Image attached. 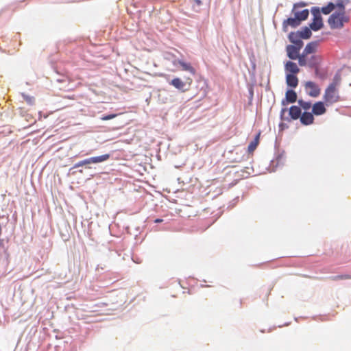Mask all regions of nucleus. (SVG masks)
<instances>
[{
  "mask_svg": "<svg viewBox=\"0 0 351 351\" xmlns=\"http://www.w3.org/2000/svg\"><path fill=\"white\" fill-rule=\"evenodd\" d=\"M337 86L338 82H333L326 88L323 97L326 105H332L340 101Z\"/></svg>",
  "mask_w": 351,
  "mask_h": 351,
  "instance_id": "1",
  "label": "nucleus"
},
{
  "mask_svg": "<svg viewBox=\"0 0 351 351\" xmlns=\"http://www.w3.org/2000/svg\"><path fill=\"white\" fill-rule=\"evenodd\" d=\"M349 21V17L343 12H335L328 19V23L331 29H341L345 23Z\"/></svg>",
  "mask_w": 351,
  "mask_h": 351,
  "instance_id": "2",
  "label": "nucleus"
},
{
  "mask_svg": "<svg viewBox=\"0 0 351 351\" xmlns=\"http://www.w3.org/2000/svg\"><path fill=\"white\" fill-rule=\"evenodd\" d=\"M311 13L313 16V21L310 24V27L313 31L321 29L323 26V20L321 16L320 10L317 7H313L311 9Z\"/></svg>",
  "mask_w": 351,
  "mask_h": 351,
  "instance_id": "3",
  "label": "nucleus"
},
{
  "mask_svg": "<svg viewBox=\"0 0 351 351\" xmlns=\"http://www.w3.org/2000/svg\"><path fill=\"white\" fill-rule=\"evenodd\" d=\"M193 82L192 78L187 77L184 81L179 77L173 78L170 84L182 92H186L189 90Z\"/></svg>",
  "mask_w": 351,
  "mask_h": 351,
  "instance_id": "4",
  "label": "nucleus"
},
{
  "mask_svg": "<svg viewBox=\"0 0 351 351\" xmlns=\"http://www.w3.org/2000/svg\"><path fill=\"white\" fill-rule=\"evenodd\" d=\"M304 64H299L301 66H308L311 68H315V73L317 74L318 69L317 66L321 62V57L317 54L306 55L304 57Z\"/></svg>",
  "mask_w": 351,
  "mask_h": 351,
  "instance_id": "5",
  "label": "nucleus"
},
{
  "mask_svg": "<svg viewBox=\"0 0 351 351\" xmlns=\"http://www.w3.org/2000/svg\"><path fill=\"white\" fill-rule=\"evenodd\" d=\"M110 158V154H106L99 156L91 157L84 160L80 161L77 163L75 164L73 168H78L80 167L89 165L91 163H99L104 161H106Z\"/></svg>",
  "mask_w": 351,
  "mask_h": 351,
  "instance_id": "6",
  "label": "nucleus"
},
{
  "mask_svg": "<svg viewBox=\"0 0 351 351\" xmlns=\"http://www.w3.org/2000/svg\"><path fill=\"white\" fill-rule=\"evenodd\" d=\"M319 43L317 41H313L308 43L305 48L304 49L302 53H301V57L300 58V64H304V57L306 55L315 54Z\"/></svg>",
  "mask_w": 351,
  "mask_h": 351,
  "instance_id": "7",
  "label": "nucleus"
},
{
  "mask_svg": "<svg viewBox=\"0 0 351 351\" xmlns=\"http://www.w3.org/2000/svg\"><path fill=\"white\" fill-rule=\"evenodd\" d=\"M305 89L308 95L313 97H317L320 94V88L313 82L308 81L304 84Z\"/></svg>",
  "mask_w": 351,
  "mask_h": 351,
  "instance_id": "8",
  "label": "nucleus"
},
{
  "mask_svg": "<svg viewBox=\"0 0 351 351\" xmlns=\"http://www.w3.org/2000/svg\"><path fill=\"white\" fill-rule=\"evenodd\" d=\"M286 51L289 59L293 60H298V63L300 64L301 54L300 53V51H298V47H295L292 45H289L286 47Z\"/></svg>",
  "mask_w": 351,
  "mask_h": 351,
  "instance_id": "9",
  "label": "nucleus"
},
{
  "mask_svg": "<svg viewBox=\"0 0 351 351\" xmlns=\"http://www.w3.org/2000/svg\"><path fill=\"white\" fill-rule=\"evenodd\" d=\"M285 71L286 74H298L300 72V68L296 63L287 61L285 64Z\"/></svg>",
  "mask_w": 351,
  "mask_h": 351,
  "instance_id": "10",
  "label": "nucleus"
},
{
  "mask_svg": "<svg viewBox=\"0 0 351 351\" xmlns=\"http://www.w3.org/2000/svg\"><path fill=\"white\" fill-rule=\"evenodd\" d=\"M326 112L324 104L322 101H317L312 106V113L316 116L324 114Z\"/></svg>",
  "mask_w": 351,
  "mask_h": 351,
  "instance_id": "11",
  "label": "nucleus"
},
{
  "mask_svg": "<svg viewBox=\"0 0 351 351\" xmlns=\"http://www.w3.org/2000/svg\"><path fill=\"white\" fill-rule=\"evenodd\" d=\"M300 122L305 125H308L314 122V117L312 112H304L301 114Z\"/></svg>",
  "mask_w": 351,
  "mask_h": 351,
  "instance_id": "12",
  "label": "nucleus"
},
{
  "mask_svg": "<svg viewBox=\"0 0 351 351\" xmlns=\"http://www.w3.org/2000/svg\"><path fill=\"white\" fill-rule=\"evenodd\" d=\"M296 75L297 74H286V82L289 86L295 88L298 85L299 81Z\"/></svg>",
  "mask_w": 351,
  "mask_h": 351,
  "instance_id": "13",
  "label": "nucleus"
},
{
  "mask_svg": "<svg viewBox=\"0 0 351 351\" xmlns=\"http://www.w3.org/2000/svg\"><path fill=\"white\" fill-rule=\"evenodd\" d=\"M302 114L301 109L299 106H292L289 108V115L293 120H296L300 117Z\"/></svg>",
  "mask_w": 351,
  "mask_h": 351,
  "instance_id": "14",
  "label": "nucleus"
},
{
  "mask_svg": "<svg viewBox=\"0 0 351 351\" xmlns=\"http://www.w3.org/2000/svg\"><path fill=\"white\" fill-rule=\"evenodd\" d=\"M179 65L182 66V69L185 71H188L193 75H195L196 73L195 69L192 66L190 63L184 62L182 60L178 61Z\"/></svg>",
  "mask_w": 351,
  "mask_h": 351,
  "instance_id": "15",
  "label": "nucleus"
},
{
  "mask_svg": "<svg viewBox=\"0 0 351 351\" xmlns=\"http://www.w3.org/2000/svg\"><path fill=\"white\" fill-rule=\"evenodd\" d=\"M261 133L259 132L254 138V139L249 144L247 150L249 153H252L259 144Z\"/></svg>",
  "mask_w": 351,
  "mask_h": 351,
  "instance_id": "16",
  "label": "nucleus"
},
{
  "mask_svg": "<svg viewBox=\"0 0 351 351\" xmlns=\"http://www.w3.org/2000/svg\"><path fill=\"white\" fill-rule=\"evenodd\" d=\"M295 16L298 19L300 22L306 20L309 14L308 10L304 9L302 11H296L294 13Z\"/></svg>",
  "mask_w": 351,
  "mask_h": 351,
  "instance_id": "17",
  "label": "nucleus"
},
{
  "mask_svg": "<svg viewBox=\"0 0 351 351\" xmlns=\"http://www.w3.org/2000/svg\"><path fill=\"white\" fill-rule=\"evenodd\" d=\"M300 24V22L298 19L295 16V18H289L286 21H284L283 25L287 27L288 25L291 26L293 27H295Z\"/></svg>",
  "mask_w": 351,
  "mask_h": 351,
  "instance_id": "18",
  "label": "nucleus"
},
{
  "mask_svg": "<svg viewBox=\"0 0 351 351\" xmlns=\"http://www.w3.org/2000/svg\"><path fill=\"white\" fill-rule=\"evenodd\" d=\"M286 99L289 103H294L297 100V94L293 90H289L286 92Z\"/></svg>",
  "mask_w": 351,
  "mask_h": 351,
  "instance_id": "19",
  "label": "nucleus"
},
{
  "mask_svg": "<svg viewBox=\"0 0 351 351\" xmlns=\"http://www.w3.org/2000/svg\"><path fill=\"white\" fill-rule=\"evenodd\" d=\"M294 36H295L294 33H291L289 36V40L291 43H294L295 45L293 46H295V47H298V51H300V49L303 46V42L300 39L295 40L293 38Z\"/></svg>",
  "mask_w": 351,
  "mask_h": 351,
  "instance_id": "20",
  "label": "nucleus"
},
{
  "mask_svg": "<svg viewBox=\"0 0 351 351\" xmlns=\"http://www.w3.org/2000/svg\"><path fill=\"white\" fill-rule=\"evenodd\" d=\"M300 37L303 39H308L311 37L312 33L309 28L304 27L300 32H299Z\"/></svg>",
  "mask_w": 351,
  "mask_h": 351,
  "instance_id": "21",
  "label": "nucleus"
},
{
  "mask_svg": "<svg viewBox=\"0 0 351 351\" xmlns=\"http://www.w3.org/2000/svg\"><path fill=\"white\" fill-rule=\"evenodd\" d=\"M298 102L300 109L302 108L305 111L311 109V108H312V104L310 101H306L302 99H299Z\"/></svg>",
  "mask_w": 351,
  "mask_h": 351,
  "instance_id": "22",
  "label": "nucleus"
},
{
  "mask_svg": "<svg viewBox=\"0 0 351 351\" xmlns=\"http://www.w3.org/2000/svg\"><path fill=\"white\" fill-rule=\"evenodd\" d=\"M335 8V5L330 2L328 3L326 6H324L322 8V12L324 14H329Z\"/></svg>",
  "mask_w": 351,
  "mask_h": 351,
  "instance_id": "23",
  "label": "nucleus"
},
{
  "mask_svg": "<svg viewBox=\"0 0 351 351\" xmlns=\"http://www.w3.org/2000/svg\"><path fill=\"white\" fill-rule=\"evenodd\" d=\"M330 279L333 281L339 280H350L351 279V275L349 274H341L330 277Z\"/></svg>",
  "mask_w": 351,
  "mask_h": 351,
  "instance_id": "24",
  "label": "nucleus"
},
{
  "mask_svg": "<svg viewBox=\"0 0 351 351\" xmlns=\"http://www.w3.org/2000/svg\"><path fill=\"white\" fill-rule=\"evenodd\" d=\"M335 7H337L338 10L336 12L346 13L345 5L341 0H338Z\"/></svg>",
  "mask_w": 351,
  "mask_h": 351,
  "instance_id": "25",
  "label": "nucleus"
},
{
  "mask_svg": "<svg viewBox=\"0 0 351 351\" xmlns=\"http://www.w3.org/2000/svg\"><path fill=\"white\" fill-rule=\"evenodd\" d=\"M116 117H117L116 114H110L106 115V116H104L103 117H101V120H103V121H108V120H110V119H114Z\"/></svg>",
  "mask_w": 351,
  "mask_h": 351,
  "instance_id": "26",
  "label": "nucleus"
},
{
  "mask_svg": "<svg viewBox=\"0 0 351 351\" xmlns=\"http://www.w3.org/2000/svg\"><path fill=\"white\" fill-rule=\"evenodd\" d=\"M193 6L195 8V6L199 7L202 5V1L200 0H193Z\"/></svg>",
  "mask_w": 351,
  "mask_h": 351,
  "instance_id": "27",
  "label": "nucleus"
},
{
  "mask_svg": "<svg viewBox=\"0 0 351 351\" xmlns=\"http://www.w3.org/2000/svg\"><path fill=\"white\" fill-rule=\"evenodd\" d=\"M306 3H295L294 4V6H293V10L298 7V6H300V7H303V6H306Z\"/></svg>",
  "mask_w": 351,
  "mask_h": 351,
  "instance_id": "28",
  "label": "nucleus"
},
{
  "mask_svg": "<svg viewBox=\"0 0 351 351\" xmlns=\"http://www.w3.org/2000/svg\"><path fill=\"white\" fill-rule=\"evenodd\" d=\"M179 60H176H176H173V61H172V64H173L174 66H176V65L179 64H178V61H179Z\"/></svg>",
  "mask_w": 351,
  "mask_h": 351,
  "instance_id": "29",
  "label": "nucleus"
},
{
  "mask_svg": "<svg viewBox=\"0 0 351 351\" xmlns=\"http://www.w3.org/2000/svg\"><path fill=\"white\" fill-rule=\"evenodd\" d=\"M162 221L163 220L162 219H156L154 220V222L155 223H161V222H162Z\"/></svg>",
  "mask_w": 351,
  "mask_h": 351,
  "instance_id": "30",
  "label": "nucleus"
}]
</instances>
